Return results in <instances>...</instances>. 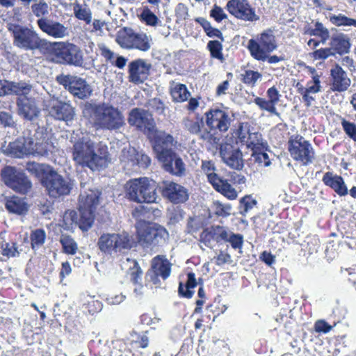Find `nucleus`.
Wrapping results in <instances>:
<instances>
[{"label": "nucleus", "mask_w": 356, "mask_h": 356, "mask_svg": "<svg viewBox=\"0 0 356 356\" xmlns=\"http://www.w3.org/2000/svg\"><path fill=\"white\" fill-rule=\"evenodd\" d=\"M72 136L74 143L72 159L78 164L86 166L92 170L107 165L108 154L105 146L94 142L88 134L81 133V136Z\"/></svg>", "instance_id": "f257e3e1"}, {"label": "nucleus", "mask_w": 356, "mask_h": 356, "mask_svg": "<svg viewBox=\"0 0 356 356\" xmlns=\"http://www.w3.org/2000/svg\"><path fill=\"white\" fill-rule=\"evenodd\" d=\"M83 113L84 116H89L94 124L102 129L116 131L125 125L122 113L113 106L86 103Z\"/></svg>", "instance_id": "f03ea898"}, {"label": "nucleus", "mask_w": 356, "mask_h": 356, "mask_svg": "<svg viewBox=\"0 0 356 356\" xmlns=\"http://www.w3.org/2000/svg\"><path fill=\"white\" fill-rule=\"evenodd\" d=\"M6 28L13 37L15 47L25 51L39 50L45 54L49 41L41 38L33 29L13 22L7 23Z\"/></svg>", "instance_id": "7ed1b4c3"}, {"label": "nucleus", "mask_w": 356, "mask_h": 356, "mask_svg": "<svg viewBox=\"0 0 356 356\" xmlns=\"http://www.w3.org/2000/svg\"><path fill=\"white\" fill-rule=\"evenodd\" d=\"M125 188L129 199L137 203H155L159 197L156 183L145 177L130 179Z\"/></svg>", "instance_id": "20e7f679"}, {"label": "nucleus", "mask_w": 356, "mask_h": 356, "mask_svg": "<svg viewBox=\"0 0 356 356\" xmlns=\"http://www.w3.org/2000/svg\"><path fill=\"white\" fill-rule=\"evenodd\" d=\"M144 207L140 206L133 211L132 216L136 220V228L139 243L144 247L155 245L164 240L166 230L161 227L152 226L144 220Z\"/></svg>", "instance_id": "39448f33"}, {"label": "nucleus", "mask_w": 356, "mask_h": 356, "mask_svg": "<svg viewBox=\"0 0 356 356\" xmlns=\"http://www.w3.org/2000/svg\"><path fill=\"white\" fill-rule=\"evenodd\" d=\"M45 54H51L56 63L81 67L83 64V56L81 49L70 42H50Z\"/></svg>", "instance_id": "423d86ee"}, {"label": "nucleus", "mask_w": 356, "mask_h": 356, "mask_svg": "<svg viewBox=\"0 0 356 356\" xmlns=\"http://www.w3.org/2000/svg\"><path fill=\"white\" fill-rule=\"evenodd\" d=\"M132 239L127 232L107 233L98 240V247L104 254L115 257L132 248Z\"/></svg>", "instance_id": "0eeeda50"}, {"label": "nucleus", "mask_w": 356, "mask_h": 356, "mask_svg": "<svg viewBox=\"0 0 356 356\" xmlns=\"http://www.w3.org/2000/svg\"><path fill=\"white\" fill-rule=\"evenodd\" d=\"M277 47L275 37L270 30L261 33L259 42L250 39L248 43V49L251 56L260 61H265L268 58V54L275 50Z\"/></svg>", "instance_id": "6e6552de"}, {"label": "nucleus", "mask_w": 356, "mask_h": 356, "mask_svg": "<svg viewBox=\"0 0 356 356\" xmlns=\"http://www.w3.org/2000/svg\"><path fill=\"white\" fill-rule=\"evenodd\" d=\"M101 193L98 190H89L82 192L79 195V212L82 213L83 222L81 226L90 228L94 222V212L99 204Z\"/></svg>", "instance_id": "1a4fd4ad"}, {"label": "nucleus", "mask_w": 356, "mask_h": 356, "mask_svg": "<svg viewBox=\"0 0 356 356\" xmlns=\"http://www.w3.org/2000/svg\"><path fill=\"white\" fill-rule=\"evenodd\" d=\"M1 177L4 184L13 191L22 194L29 193L32 184L26 175L15 167L6 166L1 172Z\"/></svg>", "instance_id": "9d476101"}, {"label": "nucleus", "mask_w": 356, "mask_h": 356, "mask_svg": "<svg viewBox=\"0 0 356 356\" xmlns=\"http://www.w3.org/2000/svg\"><path fill=\"white\" fill-rule=\"evenodd\" d=\"M220 155L222 161L229 167L241 170L244 167L241 147L236 140L230 138L220 146Z\"/></svg>", "instance_id": "9b49d317"}, {"label": "nucleus", "mask_w": 356, "mask_h": 356, "mask_svg": "<svg viewBox=\"0 0 356 356\" xmlns=\"http://www.w3.org/2000/svg\"><path fill=\"white\" fill-rule=\"evenodd\" d=\"M56 81L75 98L86 99L92 95V86L84 79L77 76L60 74L56 76Z\"/></svg>", "instance_id": "f8f14e48"}, {"label": "nucleus", "mask_w": 356, "mask_h": 356, "mask_svg": "<svg viewBox=\"0 0 356 356\" xmlns=\"http://www.w3.org/2000/svg\"><path fill=\"white\" fill-rule=\"evenodd\" d=\"M236 140L241 144V146L245 145L252 151L261 150L265 148L266 143L263 139L262 135L257 131L253 127L245 122H240L236 131Z\"/></svg>", "instance_id": "ddd939ff"}, {"label": "nucleus", "mask_w": 356, "mask_h": 356, "mask_svg": "<svg viewBox=\"0 0 356 356\" xmlns=\"http://www.w3.org/2000/svg\"><path fill=\"white\" fill-rule=\"evenodd\" d=\"M152 140L153 149L156 154L159 161H168L170 154L173 152L172 147L177 144L174 137L161 130H157L156 127L153 133L148 135Z\"/></svg>", "instance_id": "4468645a"}, {"label": "nucleus", "mask_w": 356, "mask_h": 356, "mask_svg": "<svg viewBox=\"0 0 356 356\" xmlns=\"http://www.w3.org/2000/svg\"><path fill=\"white\" fill-rule=\"evenodd\" d=\"M44 186L49 195L54 198L67 195L72 188L70 180L54 170H51L44 180Z\"/></svg>", "instance_id": "2eb2a0df"}, {"label": "nucleus", "mask_w": 356, "mask_h": 356, "mask_svg": "<svg viewBox=\"0 0 356 356\" xmlns=\"http://www.w3.org/2000/svg\"><path fill=\"white\" fill-rule=\"evenodd\" d=\"M289 151L296 161L307 165L313 161L314 152L311 144L303 137L297 136L289 141Z\"/></svg>", "instance_id": "dca6fc26"}, {"label": "nucleus", "mask_w": 356, "mask_h": 356, "mask_svg": "<svg viewBox=\"0 0 356 356\" xmlns=\"http://www.w3.org/2000/svg\"><path fill=\"white\" fill-rule=\"evenodd\" d=\"M127 120L131 126L136 127L138 130L147 135L153 133L156 127L155 122L152 115L143 108H134L131 109Z\"/></svg>", "instance_id": "f3484780"}, {"label": "nucleus", "mask_w": 356, "mask_h": 356, "mask_svg": "<svg viewBox=\"0 0 356 356\" xmlns=\"http://www.w3.org/2000/svg\"><path fill=\"white\" fill-rule=\"evenodd\" d=\"M229 13L235 17L246 21L256 22L259 17L247 0H229L226 6Z\"/></svg>", "instance_id": "a211bd4d"}, {"label": "nucleus", "mask_w": 356, "mask_h": 356, "mask_svg": "<svg viewBox=\"0 0 356 356\" xmlns=\"http://www.w3.org/2000/svg\"><path fill=\"white\" fill-rule=\"evenodd\" d=\"M206 123L212 129L227 131L234 121V114L221 109H211L205 113Z\"/></svg>", "instance_id": "6ab92c4d"}, {"label": "nucleus", "mask_w": 356, "mask_h": 356, "mask_svg": "<svg viewBox=\"0 0 356 356\" xmlns=\"http://www.w3.org/2000/svg\"><path fill=\"white\" fill-rule=\"evenodd\" d=\"M37 25L43 33L55 39H62L70 34L68 27L59 22L47 17L38 19Z\"/></svg>", "instance_id": "aec40b11"}, {"label": "nucleus", "mask_w": 356, "mask_h": 356, "mask_svg": "<svg viewBox=\"0 0 356 356\" xmlns=\"http://www.w3.org/2000/svg\"><path fill=\"white\" fill-rule=\"evenodd\" d=\"M160 188L163 196L168 198L173 203H183L188 199L187 190L184 186L175 182L163 181Z\"/></svg>", "instance_id": "412c9836"}, {"label": "nucleus", "mask_w": 356, "mask_h": 356, "mask_svg": "<svg viewBox=\"0 0 356 356\" xmlns=\"http://www.w3.org/2000/svg\"><path fill=\"white\" fill-rule=\"evenodd\" d=\"M16 104L17 114L24 120L33 121L40 113V109L34 98H29L26 96L19 97L17 99Z\"/></svg>", "instance_id": "4be33fe9"}, {"label": "nucleus", "mask_w": 356, "mask_h": 356, "mask_svg": "<svg viewBox=\"0 0 356 356\" xmlns=\"http://www.w3.org/2000/svg\"><path fill=\"white\" fill-rule=\"evenodd\" d=\"M151 64L143 59H137L129 64V80L136 84L143 83L148 77Z\"/></svg>", "instance_id": "5701e85b"}, {"label": "nucleus", "mask_w": 356, "mask_h": 356, "mask_svg": "<svg viewBox=\"0 0 356 356\" xmlns=\"http://www.w3.org/2000/svg\"><path fill=\"white\" fill-rule=\"evenodd\" d=\"M121 262L122 269L127 271L130 275L131 281L136 285L134 293L136 296L142 295L143 285L141 284V280L143 272L138 266V262L135 259L128 257L125 260H121Z\"/></svg>", "instance_id": "b1692460"}, {"label": "nucleus", "mask_w": 356, "mask_h": 356, "mask_svg": "<svg viewBox=\"0 0 356 356\" xmlns=\"http://www.w3.org/2000/svg\"><path fill=\"white\" fill-rule=\"evenodd\" d=\"M49 114L56 120L65 121L67 124L74 120L76 115L74 108L70 104L63 102L51 105Z\"/></svg>", "instance_id": "393cba45"}, {"label": "nucleus", "mask_w": 356, "mask_h": 356, "mask_svg": "<svg viewBox=\"0 0 356 356\" xmlns=\"http://www.w3.org/2000/svg\"><path fill=\"white\" fill-rule=\"evenodd\" d=\"M152 275L151 279L154 284L156 283L158 277H161L163 280L167 279L171 272V264L165 256L158 255L152 261Z\"/></svg>", "instance_id": "a878e982"}, {"label": "nucleus", "mask_w": 356, "mask_h": 356, "mask_svg": "<svg viewBox=\"0 0 356 356\" xmlns=\"http://www.w3.org/2000/svg\"><path fill=\"white\" fill-rule=\"evenodd\" d=\"M159 161L162 163L163 168L166 172L179 177L184 175L186 172L185 164L175 152L170 154L168 161Z\"/></svg>", "instance_id": "bb28decb"}, {"label": "nucleus", "mask_w": 356, "mask_h": 356, "mask_svg": "<svg viewBox=\"0 0 356 356\" xmlns=\"http://www.w3.org/2000/svg\"><path fill=\"white\" fill-rule=\"evenodd\" d=\"M331 76L333 79L332 89L343 92L348 89L350 85V79L348 78L346 72L339 65L331 70Z\"/></svg>", "instance_id": "cd10ccee"}, {"label": "nucleus", "mask_w": 356, "mask_h": 356, "mask_svg": "<svg viewBox=\"0 0 356 356\" xmlns=\"http://www.w3.org/2000/svg\"><path fill=\"white\" fill-rule=\"evenodd\" d=\"M323 181L339 195H346L348 193V189L341 177L326 172L323 177Z\"/></svg>", "instance_id": "c85d7f7f"}, {"label": "nucleus", "mask_w": 356, "mask_h": 356, "mask_svg": "<svg viewBox=\"0 0 356 356\" xmlns=\"http://www.w3.org/2000/svg\"><path fill=\"white\" fill-rule=\"evenodd\" d=\"M6 208L9 213L24 215L29 210V204L24 198L13 196L6 200Z\"/></svg>", "instance_id": "c756f323"}, {"label": "nucleus", "mask_w": 356, "mask_h": 356, "mask_svg": "<svg viewBox=\"0 0 356 356\" xmlns=\"http://www.w3.org/2000/svg\"><path fill=\"white\" fill-rule=\"evenodd\" d=\"M34 140H35V148L33 149V154L43 156L48 152L49 144L47 140V134L43 128H38L34 134Z\"/></svg>", "instance_id": "7c9ffc66"}, {"label": "nucleus", "mask_w": 356, "mask_h": 356, "mask_svg": "<svg viewBox=\"0 0 356 356\" xmlns=\"http://www.w3.org/2000/svg\"><path fill=\"white\" fill-rule=\"evenodd\" d=\"M211 185L216 191L230 200L236 199L238 196L236 189L226 179L220 177Z\"/></svg>", "instance_id": "2f4dec72"}, {"label": "nucleus", "mask_w": 356, "mask_h": 356, "mask_svg": "<svg viewBox=\"0 0 356 356\" xmlns=\"http://www.w3.org/2000/svg\"><path fill=\"white\" fill-rule=\"evenodd\" d=\"M330 46L334 53L343 54L348 52L350 44L348 38L346 35L339 33L332 36Z\"/></svg>", "instance_id": "473e14b6"}, {"label": "nucleus", "mask_w": 356, "mask_h": 356, "mask_svg": "<svg viewBox=\"0 0 356 356\" xmlns=\"http://www.w3.org/2000/svg\"><path fill=\"white\" fill-rule=\"evenodd\" d=\"M136 32L129 27H124L116 33L115 42L123 49H129Z\"/></svg>", "instance_id": "72a5a7b5"}, {"label": "nucleus", "mask_w": 356, "mask_h": 356, "mask_svg": "<svg viewBox=\"0 0 356 356\" xmlns=\"http://www.w3.org/2000/svg\"><path fill=\"white\" fill-rule=\"evenodd\" d=\"M152 38L147 34L136 33L129 49H136L142 51H147L151 48Z\"/></svg>", "instance_id": "f704fd0d"}, {"label": "nucleus", "mask_w": 356, "mask_h": 356, "mask_svg": "<svg viewBox=\"0 0 356 356\" xmlns=\"http://www.w3.org/2000/svg\"><path fill=\"white\" fill-rule=\"evenodd\" d=\"M170 94L173 101L177 102H185L191 96V93L185 85L175 82L171 83Z\"/></svg>", "instance_id": "c9c22d12"}, {"label": "nucleus", "mask_w": 356, "mask_h": 356, "mask_svg": "<svg viewBox=\"0 0 356 356\" xmlns=\"http://www.w3.org/2000/svg\"><path fill=\"white\" fill-rule=\"evenodd\" d=\"M5 152L7 154L17 158L29 154L24 138L18 139L13 143H10L5 149Z\"/></svg>", "instance_id": "e433bc0d"}, {"label": "nucleus", "mask_w": 356, "mask_h": 356, "mask_svg": "<svg viewBox=\"0 0 356 356\" xmlns=\"http://www.w3.org/2000/svg\"><path fill=\"white\" fill-rule=\"evenodd\" d=\"M74 15L79 20L89 24L92 22V11L87 4L76 2L73 4Z\"/></svg>", "instance_id": "4c0bfd02"}, {"label": "nucleus", "mask_w": 356, "mask_h": 356, "mask_svg": "<svg viewBox=\"0 0 356 356\" xmlns=\"http://www.w3.org/2000/svg\"><path fill=\"white\" fill-rule=\"evenodd\" d=\"M138 152L134 147H124L120 155V160L124 163V168L135 166L136 159L137 158Z\"/></svg>", "instance_id": "58836bf2"}, {"label": "nucleus", "mask_w": 356, "mask_h": 356, "mask_svg": "<svg viewBox=\"0 0 356 356\" xmlns=\"http://www.w3.org/2000/svg\"><path fill=\"white\" fill-rule=\"evenodd\" d=\"M83 220L82 213L79 212V217H78L76 212L73 210L66 211L63 216V222L67 228H70L74 224L78 225L81 230L87 231L90 228L84 229L81 226V222H83Z\"/></svg>", "instance_id": "ea45409f"}, {"label": "nucleus", "mask_w": 356, "mask_h": 356, "mask_svg": "<svg viewBox=\"0 0 356 356\" xmlns=\"http://www.w3.org/2000/svg\"><path fill=\"white\" fill-rule=\"evenodd\" d=\"M32 86L26 82H8V95L15 94L20 97L26 96Z\"/></svg>", "instance_id": "a19ab883"}, {"label": "nucleus", "mask_w": 356, "mask_h": 356, "mask_svg": "<svg viewBox=\"0 0 356 356\" xmlns=\"http://www.w3.org/2000/svg\"><path fill=\"white\" fill-rule=\"evenodd\" d=\"M197 286L195 274L193 273H188V280L186 286H184L181 283L179 286V293L186 298H191L193 291L191 289L195 288Z\"/></svg>", "instance_id": "79ce46f5"}, {"label": "nucleus", "mask_w": 356, "mask_h": 356, "mask_svg": "<svg viewBox=\"0 0 356 356\" xmlns=\"http://www.w3.org/2000/svg\"><path fill=\"white\" fill-rule=\"evenodd\" d=\"M63 252L68 254H75L78 250V245L69 235L62 234L60 238Z\"/></svg>", "instance_id": "37998d69"}, {"label": "nucleus", "mask_w": 356, "mask_h": 356, "mask_svg": "<svg viewBox=\"0 0 356 356\" xmlns=\"http://www.w3.org/2000/svg\"><path fill=\"white\" fill-rule=\"evenodd\" d=\"M33 2L31 8L35 17L40 19L49 14V6L44 0H35Z\"/></svg>", "instance_id": "c03bdc74"}, {"label": "nucleus", "mask_w": 356, "mask_h": 356, "mask_svg": "<svg viewBox=\"0 0 356 356\" xmlns=\"http://www.w3.org/2000/svg\"><path fill=\"white\" fill-rule=\"evenodd\" d=\"M83 301L85 309L90 314H94L102 309V303L96 300L94 296H84Z\"/></svg>", "instance_id": "a18cd8bd"}, {"label": "nucleus", "mask_w": 356, "mask_h": 356, "mask_svg": "<svg viewBox=\"0 0 356 356\" xmlns=\"http://www.w3.org/2000/svg\"><path fill=\"white\" fill-rule=\"evenodd\" d=\"M46 240V233L42 229H37L32 231L31 234V247L33 250L40 248Z\"/></svg>", "instance_id": "49530a36"}, {"label": "nucleus", "mask_w": 356, "mask_h": 356, "mask_svg": "<svg viewBox=\"0 0 356 356\" xmlns=\"http://www.w3.org/2000/svg\"><path fill=\"white\" fill-rule=\"evenodd\" d=\"M201 167L203 172L207 175V179L211 184H213L220 178L215 172L216 167L213 162L210 161H203Z\"/></svg>", "instance_id": "de8ad7c7"}, {"label": "nucleus", "mask_w": 356, "mask_h": 356, "mask_svg": "<svg viewBox=\"0 0 356 356\" xmlns=\"http://www.w3.org/2000/svg\"><path fill=\"white\" fill-rule=\"evenodd\" d=\"M211 209L217 216H228L231 214L232 208L230 204H225L219 200H216L213 202Z\"/></svg>", "instance_id": "09e8293b"}, {"label": "nucleus", "mask_w": 356, "mask_h": 356, "mask_svg": "<svg viewBox=\"0 0 356 356\" xmlns=\"http://www.w3.org/2000/svg\"><path fill=\"white\" fill-rule=\"evenodd\" d=\"M330 22L337 26H353L356 27V19L349 18L342 14L338 15H333L330 17Z\"/></svg>", "instance_id": "8fccbe9b"}, {"label": "nucleus", "mask_w": 356, "mask_h": 356, "mask_svg": "<svg viewBox=\"0 0 356 356\" xmlns=\"http://www.w3.org/2000/svg\"><path fill=\"white\" fill-rule=\"evenodd\" d=\"M307 33L310 35H316L322 38L323 42H325L329 38L328 30L323 26L321 22H316L315 28L309 29Z\"/></svg>", "instance_id": "3c124183"}, {"label": "nucleus", "mask_w": 356, "mask_h": 356, "mask_svg": "<svg viewBox=\"0 0 356 356\" xmlns=\"http://www.w3.org/2000/svg\"><path fill=\"white\" fill-rule=\"evenodd\" d=\"M207 47L211 52L212 57L218 60H223V55L222 53V45L220 42L218 40L209 41L207 44Z\"/></svg>", "instance_id": "603ef678"}, {"label": "nucleus", "mask_w": 356, "mask_h": 356, "mask_svg": "<svg viewBox=\"0 0 356 356\" xmlns=\"http://www.w3.org/2000/svg\"><path fill=\"white\" fill-rule=\"evenodd\" d=\"M184 127L188 130L191 134H197L201 131V127L203 126V121H193L188 118H184L182 121Z\"/></svg>", "instance_id": "864d4df0"}, {"label": "nucleus", "mask_w": 356, "mask_h": 356, "mask_svg": "<svg viewBox=\"0 0 356 356\" xmlns=\"http://www.w3.org/2000/svg\"><path fill=\"white\" fill-rule=\"evenodd\" d=\"M257 204V201L250 196H245L240 200V213L243 216L251 210Z\"/></svg>", "instance_id": "5fc2aeb1"}, {"label": "nucleus", "mask_w": 356, "mask_h": 356, "mask_svg": "<svg viewBox=\"0 0 356 356\" xmlns=\"http://www.w3.org/2000/svg\"><path fill=\"white\" fill-rule=\"evenodd\" d=\"M254 102L262 110L267 111L273 114L279 116V113L276 111L275 106L270 102L269 100H266L261 97H256Z\"/></svg>", "instance_id": "6e6d98bb"}, {"label": "nucleus", "mask_w": 356, "mask_h": 356, "mask_svg": "<svg viewBox=\"0 0 356 356\" xmlns=\"http://www.w3.org/2000/svg\"><path fill=\"white\" fill-rule=\"evenodd\" d=\"M203 227V220L200 216L190 217L187 224L188 232L193 233Z\"/></svg>", "instance_id": "4d7b16f0"}, {"label": "nucleus", "mask_w": 356, "mask_h": 356, "mask_svg": "<svg viewBox=\"0 0 356 356\" xmlns=\"http://www.w3.org/2000/svg\"><path fill=\"white\" fill-rule=\"evenodd\" d=\"M261 78V74L256 71L247 70L243 74V81L245 83L254 86L256 82Z\"/></svg>", "instance_id": "13d9d810"}, {"label": "nucleus", "mask_w": 356, "mask_h": 356, "mask_svg": "<svg viewBox=\"0 0 356 356\" xmlns=\"http://www.w3.org/2000/svg\"><path fill=\"white\" fill-rule=\"evenodd\" d=\"M149 106L159 115H164L166 108L164 103L159 98H154L149 100Z\"/></svg>", "instance_id": "bf43d9fd"}, {"label": "nucleus", "mask_w": 356, "mask_h": 356, "mask_svg": "<svg viewBox=\"0 0 356 356\" xmlns=\"http://www.w3.org/2000/svg\"><path fill=\"white\" fill-rule=\"evenodd\" d=\"M341 125L346 134L356 141V124L343 119Z\"/></svg>", "instance_id": "052dcab7"}, {"label": "nucleus", "mask_w": 356, "mask_h": 356, "mask_svg": "<svg viewBox=\"0 0 356 356\" xmlns=\"http://www.w3.org/2000/svg\"><path fill=\"white\" fill-rule=\"evenodd\" d=\"M2 254L7 257H14L18 256L19 252L17 250L15 243H6L2 246Z\"/></svg>", "instance_id": "680f3d73"}, {"label": "nucleus", "mask_w": 356, "mask_h": 356, "mask_svg": "<svg viewBox=\"0 0 356 356\" xmlns=\"http://www.w3.org/2000/svg\"><path fill=\"white\" fill-rule=\"evenodd\" d=\"M211 17H213L216 21L221 22L227 17V14L224 12L222 8L217 5H214L210 12Z\"/></svg>", "instance_id": "e2e57ef3"}, {"label": "nucleus", "mask_w": 356, "mask_h": 356, "mask_svg": "<svg viewBox=\"0 0 356 356\" xmlns=\"http://www.w3.org/2000/svg\"><path fill=\"white\" fill-rule=\"evenodd\" d=\"M143 19L150 26H155L157 24V17L149 10H144L141 14Z\"/></svg>", "instance_id": "0e129e2a"}, {"label": "nucleus", "mask_w": 356, "mask_h": 356, "mask_svg": "<svg viewBox=\"0 0 356 356\" xmlns=\"http://www.w3.org/2000/svg\"><path fill=\"white\" fill-rule=\"evenodd\" d=\"M150 163L151 159L147 154L142 152H138L135 165H138L141 168H147L150 165Z\"/></svg>", "instance_id": "69168bd1"}, {"label": "nucleus", "mask_w": 356, "mask_h": 356, "mask_svg": "<svg viewBox=\"0 0 356 356\" xmlns=\"http://www.w3.org/2000/svg\"><path fill=\"white\" fill-rule=\"evenodd\" d=\"M252 156L254 157V161L259 164H263L264 166H268L270 164L269 156L266 152L256 153V151H253Z\"/></svg>", "instance_id": "338daca9"}, {"label": "nucleus", "mask_w": 356, "mask_h": 356, "mask_svg": "<svg viewBox=\"0 0 356 356\" xmlns=\"http://www.w3.org/2000/svg\"><path fill=\"white\" fill-rule=\"evenodd\" d=\"M213 229H215V227L205 229L200 234V241L204 242L207 245H208L211 241L214 238L216 232L213 231Z\"/></svg>", "instance_id": "774afa93"}]
</instances>
